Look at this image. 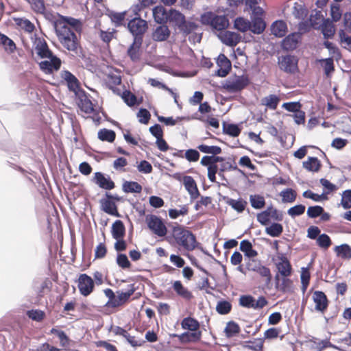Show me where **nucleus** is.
Instances as JSON below:
<instances>
[{
    "label": "nucleus",
    "mask_w": 351,
    "mask_h": 351,
    "mask_svg": "<svg viewBox=\"0 0 351 351\" xmlns=\"http://www.w3.org/2000/svg\"><path fill=\"white\" fill-rule=\"evenodd\" d=\"M330 16L332 17V22H337L341 19L342 16V12L341 11L339 5L335 4L331 5Z\"/></svg>",
    "instance_id": "nucleus-61"
},
{
    "label": "nucleus",
    "mask_w": 351,
    "mask_h": 351,
    "mask_svg": "<svg viewBox=\"0 0 351 351\" xmlns=\"http://www.w3.org/2000/svg\"><path fill=\"white\" fill-rule=\"evenodd\" d=\"M324 212V208L320 206H309L307 209V215L310 218H316Z\"/></svg>",
    "instance_id": "nucleus-62"
},
{
    "label": "nucleus",
    "mask_w": 351,
    "mask_h": 351,
    "mask_svg": "<svg viewBox=\"0 0 351 351\" xmlns=\"http://www.w3.org/2000/svg\"><path fill=\"white\" fill-rule=\"evenodd\" d=\"M197 27L198 25L192 21H186L185 19L184 23L182 25L179 29L183 33L189 34L191 32L195 30L197 28Z\"/></svg>",
    "instance_id": "nucleus-60"
},
{
    "label": "nucleus",
    "mask_w": 351,
    "mask_h": 351,
    "mask_svg": "<svg viewBox=\"0 0 351 351\" xmlns=\"http://www.w3.org/2000/svg\"><path fill=\"white\" fill-rule=\"evenodd\" d=\"M98 138L102 141L112 143L115 139V132L113 130L108 129H101L98 132Z\"/></svg>",
    "instance_id": "nucleus-36"
},
{
    "label": "nucleus",
    "mask_w": 351,
    "mask_h": 351,
    "mask_svg": "<svg viewBox=\"0 0 351 351\" xmlns=\"http://www.w3.org/2000/svg\"><path fill=\"white\" fill-rule=\"evenodd\" d=\"M134 291L135 289L134 285H129L128 289L125 292H117V298L121 304L122 305L123 303L126 302Z\"/></svg>",
    "instance_id": "nucleus-49"
},
{
    "label": "nucleus",
    "mask_w": 351,
    "mask_h": 351,
    "mask_svg": "<svg viewBox=\"0 0 351 351\" xmlns=\"http://www.w3.org/2000/svg\"><path fill=\"white\" fill-rule=\"evenodd\" d=\"M254 298L251 295H242L239 298V304L241 306L253 308Z\"/></svg>",
    "instance_id": "nucleus-63"
},
{
    "label": "nucleus",
    "mask_w": 351,
    "mask_h": 351,
    "mask_svg": "<svg viewBox=\"0 0 351 351\" xmlns=\"http://www.w3.org/2000/svg\"><path fill=\"white\" fill-rule=\"evenodd\" d=\"M79 106L82 110L86 113H91L93 111V104L86 96H84L80 99Z\"/></svg>",
    "instance_id": "nucleus-52"
},
{
    "label": "nucleus",
    "mask_w": 351,
    "mask_h": 351,
    "mask_svg": "<svg viewBox=\"0 0 351 351\" xmlns=\"http://www.w3.org/2000/svg\"><path fill=\"white\" fill-rule=\"evenodd\" d=\"M145 222L149 230L158 237H165L167 229L162 219L154 215H147L145 217Z\"/></svg>",
    "instance_id": "nucleus-4"
},
{
    "label": "nucleus",
    "mask_w": 351,
    "mask_h": 351,
    "mask_svg": "<svg viewBox=\"0 0 351 351\" xmlns=\"http://www.w3.org/2000/svg\"><path fill=\"white\" fill-rule=\"evenodd\" d=\"M183 184L192 199H195L199 196V193L197 184L193 177L190 176H184Z\"/></svg>",
    "instance_id": "nucleus-13"
},
{
    "label": "nucleus",
    "mask_w": 351,
    "mask_h": 351,
    "mask_svg": "<svg viewBox=\"0 0 351 351\" xmlns=\"http://www.w3.org/2000/svg\"><path fill=\"white\" fill-rule=\"evenodd\" d=\"M305 211V206L302 204L295 205L287 210V214L294 218L296 216L302 215Z\"/></svg>",
    "instance_id": "nucleus-58"
},
{
    "label": "nucleus",
    "mask_w": 351,
    "mask_h": 351,
    "mask_svg": "<svg viewBox=\"0 0 351 351\" xmlns=\"http://www.w3.org/2000/svg\"><path fill=\"white\" fill-rule=\"evenodd\" d=\"M300 40V34L299 33H291L285 37L282 41V48L286 51L295 49Z\"/></svg>",
    "instance_id": "nucleus-12"
},
{
    "label": "nucleus",
    "mask_w": 351,
    "mask_h": 351,
    "mask_svg": "<svg viewBox=\"0 0 351 351\" xmlns=\"http://www.w3.org/2000/svg\"><path fill=\"white\" fill-rule=\"evenodd\" d=\"M116 262L119 267L123 269H129L131 267V263L128 256L124 254H119L117 256Z\"/></svg>",
    "instance_id": "nucleus-55"
},
{
    "label": "nucleus",
    "mask_w": 351,
    "mask_h": 351,
    "mask_svg": "<svg viewBox=\"0 0 351 351\" xmlns=\"http://www.w3.org/2000/svg\"><path fill=\"white\" fill-rule=\"evenodd\" d=\"M265 24L261 19H255L253 23H251L250 31L254 34H261L265 30Z\"/></svg>",
    "instance_id": "nucleus-47"
},
{
    "label": "nucleus",
    "mask_w": 351,
    "mask_h": 351,
    "mask_svg": "<svg viewBox=\"0 0 351 351\" xmlns=\"http://www.w3.org/2000/svg\"><path fill=\"white\" fill-rule=\"evenodd\" d=\"M127 12H111L109 16L111 19V21L115 23L116 26H119L123 25L125 16Z\"/></svg>",
    "instance_id": "nucleus-53"
},
{
    "label": "nucleus",
    "mask_w": 351,
    "mask_h": 351,
    "mask_svg": "<svg viewBox=\"0 0 351 351\" xmlns=\"http://www.w3.org/2000/svg\"><path fill=\"white\" fill-rule=\"evenodd\" d=\"M250 202L251 206L255 209H261L265 205V201L263 196L259 195H250Z\"/></svg>",
    "instance_id": "nucleus-41"
},
{
    "label": "nucleus",
    "mask_w": 351,
    "mask_h": 351,
    "mask_svg": "<svg viewBox=\"0 0 351 351\" xmlns=\"http://www.w3.org/2000/svg\"><path fill=\"white\" fill-rule=\"evenodd\" d=\"M279 67L287 73H293L296 69V62L293 56H286L278 60Z\"/></svg>",
    "instance_id": "nucleus-14"
},
{
    "label": "nucleus",
    "mask_w": 351,
    "mask_h": 351,
    "mask_svg": "<svg viewBox=\"0 0 351 351\" xmlns=\"http://www.w3.org/2000/svg\"><path fill=\"white\" fill-rule=\"evenodd\" d=\"M203 24L210 25L213 29L221 31L228 27L229 21L225 16L216 15L213 12H206L201 16Z\"/></svg>",
    "instance_id": "nucleus-3"
},
{
    "label": "nucleus",
    "mask_w": 351,
    "mask_h": 351,
    "mask_svg": "<svg viewBox=\"0 0 351 351\" xmlns=\"http://www.w3.org/2000/svg\"><path fill=\"white\" fill-rule=\"evenodd\" d=\"M280 99L276 95H269L261 99V104L271 110L276 109Z\"/></svg>",
    "instance_id": "nucleus-31"
},
{
    "label": "nucleus",
    "mask_w": 351,
    "mask_h": 351,
    "mask_svg": "<svg viewBox=\"0 0 351 351\" xmlns=\"http://www.w3.org/2000/svg\"><path fill=\"white\" fill-rule=\"evenodd\" d=\"M128 27L134 37H142L148 27L146 21L140 17L135 16L130 20Z\"/></svg>",
    "instance_id": "nucleus-5"
},
{
    "label": "nucleus",
    "mask_w": 351,
    "mask_h": 351,
    "mask_svg": "<svg viewBox=\"0 0 351 351\" xmlns=\"http://www.w3.org/2000/svg\"><path fill=\"white\" fill-rule=\"evenodd\" d=\"M320 165L319 160L315 157H309L306 161L303 162V167L309 171H318Z\"/></svg>",
    "instance_id": "nucleus-34"
},
{
    "label": "nucleus",
    "mask_w": 351,
    "mask_h": 351,
    "mask_svg": "<svg viewBox=\"0 0 351 351\" xmlns=\"http://www.w3.org/2000/svg\"><path fill=\"white\" fill-rule=\"evenodd\" d=\"M173 288L179 296L185 300H190L193 297L191 292L189 291L187 288L184 287L179 280H176L173 282Z\"/></svg>",
    "instance_id": "nucleus-25"
},
{
    "label": "nucleus",
    "mask_w": 351,
    "mask_h": 351,
    "mask_svg": "<svg viewBox=\"0 0 351 351\" xmlns=\"http://www.w3.org/2000/svg\"><path fill=\"white\" fill-rule=\"evenodd\" d=\"M62 77L66 82L69 90L76 92L78 89V80L71 72L64 71L62 73Z\"/></svg>",
    "instance_id": "nucleus-24"
},
{
    "label": "nucleus",
    "mask_w": 351,
    "mask_h": 351,
    "mask_svg": "<svg viewBox=\"0 0 351 351\" xmlns=\"http://www.w3.org/2000/svg\"><path fill=\"white\" fill-rule=\"evenodd\" d=\"M168 21L178 27V29L184 23V19H186L184 15L176 9L171 8L168 11Z\"/></svg>",
    "instance_id": "nucleus-18"
},
{
    "label": "nucleus",
    "mask_w": 351,
    "mask_h": 351,
    "mask_svg": "<svg viewBox=\"0 0 351 351\" xmlns=\"http://www.w3.org/2000/svg\"><path fill=\"white\" fill-rule=\"evenodd\" d=\"M151 114L145 108H141L137 113V117L138 118V121L143 124H147L149 122Z\"/></svg>",
    "instance_id": "nucleus-64"
},
{
    "label": "nucleus",
    "mask_w": 351,
    "mask_h": 351,
    "mask_svg": "<svg viewBox=\"0 0 351 351\" xmlns=\"http://www.w3.org/2000/svg\"><path fill=\"white\" fill-rule=\"evenodd\" d=\"M276 289L284 293L292 292L293 291V282L288 277H282L281 282Z\"/></svg>",
    "instance_id": "nucleus-40"
},
{
    "label": "nucleus",
    "mask_w": 351,
    "mask_h": 351,
    "mask_svg": "<svg viewBox=\"0 0 351 351\" xmlns=\"http://www.w3.org/2000/svg\"><path fill=\"white\" fill-rule=\"evenodd\" d=\"M253 271L258 273L262 277L266 278L265 282L266 284H269L271 280V274L270 269L263 265L258 266L256 269H253Z\"/></svg>",
    "instance_id": "nucleus-50"
},
{
    "label": "nucleus",
    "mask_w": 351,
    "mask_h": 351,
    "mask_svg": "<svg viewBox=\"0 0 351 351\" xmlns=\"http://www.w3.org/2000/svg\"><path fill=\"white\" fill-rule=\"evenodd\" d=\"M292 14L298 19H304L308 14V10L302 4L295 2L293 8Z\"/></svg>",
    "instance_id": "nucleus-35"
},
{
    "label": "nucleus",
    "mask_w": 351,
    "mask_h": 351,
    "mask_svg": "<svg viewBox=\"0 0 351 351\" xmlns=\"http://www.w3.org/2000/svg\"><path fill=\"white\" fill-rule=\"evenodd\" d=\"M199 326L198 322L191 317L184 318L182 322V327L191 331H196Z\"/></svg>",
    "instance_id": "nucleus-43"
},
{
    "label": "nucleus",
    "mask_w": 351,
    "mask_h": 351,
    "mask_svg": "<svg viewBox=\"0 0 351 351\" xmlns=\"http://www.w3.org/2000/svg\"><path fill=\"white\" fill-rule=\"evenodd\" d=\"M16 23L20 28L28 33L32 32L35 28L34 25L26 19H16Z\"/></svg>",
    "instance_id": "nucleus-44"
},
{
    "label": "nucleus",
    "mask_w": 351,
    "mask_h": 351,
    "mask_svg": "<svg viewBox=\"0 0 351 351\" xmlns=\"http://www.w3.org/2000/svg\"><path fill=\"white\" fill-rule=\"evenodd\" d=\"M0 45L8 53H13L16 49V45L14 41L1 33H0Z\"/></svg>",
    "instance_id": "nucleus-32"
},
{
    "label": "nucleus",
    "mask_w": 351,
    "mask_h": 351,
    "mask_svg": "<svg viewBox=\"0 0 351 351\" xmlns=\"http://www.w3.org/2000/svg\"><path fill=\"white\" fill-rule=\"evenodd\" d=\"M197 148L203 153L211 154L213 155H217L221 152V147L218 146H208L206 145H199Z\"/></svg>",
    "instance_id": "nucleus-51"
},
{
    "label": "nucleus",
    "mask_w": 351,
    "mask_h": 351,
    "mask_svg": "<svg viewBox=\"0 0 351 351\" xmlns=\"http://www.w3.org/2000/svg\"><path fill=\"white\" fill-rule=\"evenodd\" d=\"M248 84V80L245 76H237L227 81L225 88L231 93H234L243 89Z\"/></svg>",
    "instance_id": "nucleus-7"
},
{
    "label": "nucleus",
    "mask_w": 351,
    "mask_h": 351,
    "mask_svg": "<svg viewBox=\"0 0 351 351\" xmlns=\"http://www.w3.org/2000/svg\"><path fill=\"white\" fill-rule=\"evenodd\" d=\"M112 235L115 239H123L125 234V226L121 220L115 221L112 226Z\"/></svg>",
    "instance_id": "nucleus-27"
},
{
    "label": "nucleus",
    "mask_w": 351,
    "mask_h": 351,
    "mask_svg": "<svg viewBox=\"0 0 351 351\" xmlns=\"http://www.w3.org/2000/svg\"><path fill=\"white\" fill-rule=\"evenodd\" d=\"M219 37L223 43L232 47L237 45L241 39L239 34L230 31L221 33Z\"/></svg>",
    "instance_id": "nucleus-16"
},
{
    "label": "nucleus",
    "mask_w": 351,
    "mask_h": 351,
    "mask_svg": "<svg viewBox=\"0 0 351 351\" xmlns=\"http://www.w3.org/2000/svg\"><path fill=\"white\" fill-rule=\"evenodd\" d=\"M53 27L61 45L70 51H76L79 46L76 33L82 32V22L73 17L60 15L53 22Z\"/></svg>",
    "instance_id": "nucleus-1"
},
{
    "label": "nucleus",
    "mask_w": 351,
    "mask_h": 351,
    "mask_svg": "<svg viewBox=\"0 0 351 351\" xmlns=\"http://www.w3.org/2000/svg\"><path fill=\"white\" fill-rule=\"evenodd\" d=\"M240 250L249 258H254L258 253L252 248V243L247 240H243L240 243Z\"/></svg>",
    "instance_id": "nucleus-30"
},
{
    "label": "nucleus",
    "mask_w": 351,
    "mask_h": 351,
    "mask_svg": "<svg viewBox=\"0 0 351 351\" xmlns=\"http://www.w3.org/2000/svg\"><path fill=\"white\" fill-rule=\"evenodd\" d=\"M234 27L241 32H245L250 30L251 22L243 17H238L234 20Z\"/></svg>",
    "instance_id": "nucleus-29"
},
{
    "label": "nucleus",
    "mask_w": 351,
    "mask_h": 351,
    "mask_svg": "<svg viewBox=\"0 0 351 351\" xmlns=\"http://www.w3.org/2000/svg\"><path fill=\"white\" fill-rule=\"evenodd\" d=\"M334 250L337 256L342 259L349 260L351 258V247L348 244L335 246Z\"/></svg>",
    "instance_id": "nucleus-26"
},
{
    "label": "nucleus",
    "mask_w": 351,
    "mask_h": 351,
    "mask_svg": "<svg viewBox=\"0 0 351 351\" xmlns=\"http://www.w3.org/2000/svg\"><path fill=\"white\" fill-rule=\"evenodd\" d=\"M35 51L36 54L41 58H47L54 56L49 49L45 40L37 38L35 40Z\"/></svg>",
    "instance_id": "nucleus-11"
},
{
    "label": "nucleus",
    "mask_w": 351,
    "mask_h": 351,
    "mask_svg": "<svg viewBox=\"0 0 351 351\" xmlns=\"http://www.w3.org/2000/svg\"><path fill=\"white\" fill-rule=\"evenodd\" d=\"M77 286L80 293L86 297L93 291L95 282L91 277L86 274H82L78 278Z\"/></svg>",
    "instance_id": "nucleus-6"
},
{
    "label": "nucleus",
    "mask_w": 351,
    "mask_h": 351,
    "mask_svg": "<svg viewBox=\"0 0 351 351\" xmlns=\"http://www.w3.org/2000/svg\"><path fill=\"white\" fill-rule=\"evenodd\" d=\"M170 36V30L167 25L157 27L152 34L154 40L161 42L166 40Z\"/></svg>",
    "instance_id": "nucleus-21"
},
{
    "label": "nucleus",
    "mask_w": 351,
    "mask_h": 351,
    "mask_svg": "<svg viewBox=\"0 0 351 351\" xmlns=\"http://www.w3.org/2000/svg\"><path fill=\"white\" fill-rule=\"evenodd\" d=\"M227 203L229 206H230L233 209L237 210L238 213H242L245 210V206L247 205V202L242 199H239L237 200L230 199Z\"/></svg>",
    "instance_id": "nucleus-42"
},
{
    "label": "nucleus",
    "mask_w": 351,
    "mask_h": 351,
    "mask_svg": "<svg viewBox=\"0 0 351 351\" xmlns=\"http://www.w3.org/2000/svg\"><path fill=\"white\" fill-rule=\"evenodd\" d=\"M153 16L154 21L159 24H162L168 21V12L162 5L156 6L153 10Z\"/></svg>",
    "instance_id": "nucleus-20"
},
{
    "label": "nucleus",
    "mask_w": 351,
    "mask_h": 351,
    "mask_svg": "<svg viewBox=\"0 0 351 351\" xmlns=\"http://www.w3.org/2000/svg\"><path fill=\"white\" fill-rule=\"evenodd\" d=\"M313 300L315 304V310L323 312L328 306V300L325 293L320 291H315L313 295Z\"/></svg>",
    "instance_id": "nucleus-15"
},
{
    "label": "nucleus",
    "mask_w": 351,
    "mask_h": 351,
    "mask_svg": "<svg viewBox=\"0 0 351 351\" xmlns=\"http://www.w3.org/2000/svg\"><path fill=\"white\" fill-rule=\"evenodd\" d=\"M283 231V227L280 223H273L269 227H267L265 232L267 234L272 237H279Z\"/></svg>",
    "instance_id": "nucleus-38"
},
{
    "label": "nucleus",
    "mask_w": 351,
    "mask_h": 351,
    "mask_svg": "<svg viewBox=\"0 0 351 351\" xmlns=\"http://www.w3.org/2000/svg\"><path fill=\"white\" fill-rule=\"evenodd\" d=\"M46 60L41 61L39 63L40 70L45 73H51L60 69L61 65L60 60L56 56L46 58Z\"/></svg>",
    "instance_id": "nucleus-9"
},
{
    "label": "nucleus",
    "mask_w": 351,
    "mask_h": 351,
    "mask_svg": "<svg viewBox=\"0 0 351 351\" xmlns=\"http://www.w3.org/2000/svg\"><path fill=\"white\" fill-rule=\"evenodd\" d=\"M142 186L136 182L125 181L123 183L122 189L125 193H140L142 191Z\"/></svg>",
    "instance_id": "nucleus-28"
},
{
    "label": "nucleus",
    "mask_w": 351,
    "mask_h": 351,
    "mask_svg": "<svg viewBox=\"0 0 351 351\" xmlns=\"http://www.w3.org/2000/svg\"><path fill=\"white\" fill-rule=\"evenodd\" d=\"M93 181L100 188L106 190L113 189L115 186L114 182L109 176L106 177L104 173L101 172H96L94 174Z\"/></svg>",
    "instance_id": "nucleus-10"
},
{
    "label": "nucleus",
    "mask_w": 351,
    "mask_h": 351,
    "mask_svg": "<svg viewBox=\"0 0 351 351\" xmlns=\"http://www.w3.org/2000/svg\"><path fill=\"white\" fill-rule=\"evenodd\" d=\"M100 204L102 210L105 213L116 217L119 216L117 206L115 203L111 199H109L108 198L101 199L100 200Z\"/></svg>",
    "instance_id": "nucleus-23"
},
{
    "label": "nucleus",
    "mask_w": 351,
    "mask_h": 351,
    "mask_svg": "<svg viewBox=\"0 0 351 351\" xmlns=\"http://www.w3.org/2000/svg\"><path fill=\"white\" fill-rule=\"evenodd\" d=\"M338 34L341 46L351 52V36L346 34L343 29H340Z\"/></svg>",
    "instance_id": "nucleus-33"
},
{
    "label": "nucleus",
    "mask_w": 351,
    "mask_h": 351,
    "mask_svg": "<svg viewBox=\"0 0 351 351\" xmlns=\"http://www.w3.org/2000/svg\"><path fill=\"white\" fill-rule=\"evenodd\" d=\"M333 59L334 58H328L319 60V62H321V65L324 68V73L326 76H330L335 70Z\"/></svg>",
    "instance_id": "nucleus-37"
},
{
    "label": "nucleus",
    "mask_w": 351,
    "mask_h": 351,
    "mask_svg": "<svg viewBox=\"0 0 351 351\" xmlns=\"http://www.w3.org/2000/svg\"><path fill=\"white\" fill-rule=\"evenodd\" d=\"M172 234L177 244L185 250L193 251L197 246V242L195 236L189 230L181 226L173 228Z\"/></svg>",
    "instance_id": "nucleus-2"
},
{
    "label": "nucleus",
    "mask_w": 351,
    "mask_h": 351,
    "mask_svg": "<svg viewBox=\"0 0 351 351\" xmlns=\"http://www.w3.org/2000/svg\"><path fill=\"white\" fill-rule=\"evenodd\" d=\"M283 202H293L296 198V193L292 189H287L280 192Z\"/></svg>",
    "instance_id": "nucleus-48"
},
{
    "label": "nucleus",
    "mask_w": 351,
    "mask_h": 351,
    "mask_svg": "<svg viewBox=\"0 0 351 351\" xmlns=\"http://www.w3.org/2000/svg\"><path fill=\"white\" fill-rule=\"evenodd\" d=\"M341 204L344 209L351 208V190H346L341 195Z\"/></svg>",
    "instance_id": "nucleus-56"
},
{
    "label": "nucleus",
    "mask_w": 351,
    "mask_h": 351,
    "mask_svg": "<svg viewBox=\"0 0 351 351\" xmlns=\"http://www.w3.org/2000/svg\"><path fill=\"white\" fill-rule=\"evenodd\" d=\"M30 5L31 8L36 13L43 14L45 11V6L43 0H26Z\"/></svg>",
    "instance_id": "nucleus-45"
},
{
    "label": "nucleus",
    "mask_w": 351,
    "mask_h": 351,
    "mask_svg": "<svg viewBox=\"0 0 351 351\" xmlns=\"http://www.w3.org/2000/svg\"><path fill=\"white\" fill-rule=\"evenodd\" d=\"M278 261L276 263L278 273L282 277H289L291 275L292 267L287 258L282 254L277 256Z\"/></svg>",
    "instance_id": "nucleus-8"
},
{
    "label": "nucleus",
    "mask_w": 351,
    "mask_h": 351,
    "mask_svg": "<svg viewBox=\"0 0 351 351\" xmlns=\"http://www.w3.org/2000/svg\"><path fill=\"white\" fill-rule=\"evenodd\" d=\"M224 332L228 337H234L239 332V326L234 322H229L224 329Z\"/></svg>",
    "instance_id": "nucleus-46"
},
{
    "label": "nucleus",
    "mask_w": 351,
    "mask_h": 351,
    "mask_svg": "<svg viewBox=\"0 0 351 351\" xmlns=\"http://www.w3.org/2000/svg\"><path fill=\"white\" fill-rule=\"evenodd\" d=\"M232 308L231 304L228 301H219L216 306L217 311L221 315L228 314Z\"/></svg>",
    "instance_id": "nucleus-54"
},
{
    "label": "nucleus",
    "mask_w": 351,
    "mask_h": 351,
    "mask_svg": "<svg viewBox=\"0 0 351 351\" xmlns=\"http://www.w3.org/2000/svg\"><path fill=\"white\" fill-rule=\"evenodd\" d=\"M142 41V37H134L132 44L128 50V54L133 61H136L139 59V49Z\"/></svg>",
    "instance_id": "nucleus-19"
},
{
    "label": "nucleus",
    "mask_w": 351,
    "mask_h": 351,
    "mask_svg": "<svg viewBox=\"0 0 351 351\" xmlns=\"http://www.w3.org/2000/svg\"><path fill=\"white\" fill-rule=\"evenodd\" d=\"M223 131L234 137L238 136L241 132V130L235 124H223Z\"/></svg>",
    "instance_id": "nucleus-57"
},
{
    "label": "nucleus",
    "mask_w": 351,
    "mask_h": 351,
    "mask_svg": "<svg viewBox=\"0 0 351 351\" xmlns=\"http://www.w3.org/2000/svg\"><path fill=\"white\" fill-rule=\"evenodd\" d=\"M271 32L276 37L282 38L287 32V26L283 21H276L271 26Z\"/></svg>",
    "instance_id": "nucleus-22"
},
{
    "label": "nucleus",
    "mask_w": 351,
    "mask_h": 351,
    "mask_svg": "<svg viewBox=\"0 0 351 351\" xmlns=\"http://www.w3.org/2000/svg\"><path fill=\"white\" fill-rule=\"evenodd\" d=\"M324 46L328 49L329 54L331 56L330 58L335 59L337 61L341 59V53L337 47L329 41H325Z\"/></svg>",
    "instance_id": "nucleus-39"
},
{
    "label": "nucleus",
    "mask_w": 351,
    "mask_h": 351,
    "mask_svg": "<svg viewBox=\"0 0 351 351\" xmlns=\"http://www.w3.org/2000/svg\"><path fill=\"white\" fill-rule=\"evenodd\" d=\"M319 28L325 39L332 38L336 32L335 26L329 19H324Z\"/></svg>",
    "instance_id": "nucleus-17"
},
{
    "label": "nucleus",
    "mask_w": 351,
    "mask_h": 351,
    "mask_svg": "<svg viewBox=\"0 0 351 351\" xmlns=\"http://www.w3.org/2000/svg\"><path fill=\"white\" fill-rule=\"evenodd\" d=\"M317 243L320 247L327 249L330 247L332 243L328 235L326 234H322L317 239Z\"/></svg>",
    "instance_id": "nucleus-59"
}]
</instances>
